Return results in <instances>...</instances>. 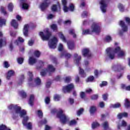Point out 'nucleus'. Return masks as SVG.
Instances as JSON below:
<instances>
[{
  "label": "nucleus",
  "instance_id": "15",
  "mask_svg": "<svg viewBox=\"0 0 130 130\" xmlns=\"http://www.w3.org/2000/svg\"><path fill=\"white\" fill-rule=\"evenodd\" d=\"M112 69L113 71H119L122 70V66L120 64H116L112 66Z\"/></svg>",
  "mask_w": 130,
  "mask_h": 130
},
{
  "label": "nucleus",
  "instance_id": "40",
  "mask_svg": "<svg viewBox=\"0 0 130 130\" xmlns=\"http://www.w3.org/2000/svg\"><path fill=\"white\" fill-rule=\"evenodd\" d=\"M121 106V105H120V103H116V104L111 105V107H112V108H119Z\"/></svg>",
  "mask_w": 130,
  "mask_h": 130
},
{
  "label": "nucleus",
  "instance_id": "53",
  "mask_svg": "<svg viewBox=\"0 0 130 130\" xmlns=\"http://www.w3.org/2000/svg\"><path fill=\"white\" fill-rule=\"evenodd\" d=\"M7 129H10V128L7 127L6 125H1L0 126V130H7Z\"/></svg>",
  "mask_w": 130,
  "mask_h": 130
},
{
  "label": "nucleus",
  "instance_id": "43",
  "mask_svg": "<svg viewBox=\"0 0 130 130\" xmlns=\"http://www.w3.org/2000/svg\"><path fill=\"white\" fill-rule=\"evenodd\" d=\"M17 61L19 64H22L24 62V58L23 57H18L17 59Z\"/></svg>",
  "mask_w": 130,
  "mask_h": 130
},
{
  "label": "nucleus",
  "instance_id": "64",
  "mask_svg": "<svg viewBox=\"0 0 130 130\" xmlns=\"http://www.w3.org/2000/svg\"><path fill=\"white\" fill-rule=\"evenodd\" d=\"M91 99L92 100H96V99H98V95H97V94L93 95L91 96Z\"/></svg>",
  "mask_w": 130,
  "mask_h": 130
},
{
  "label": "nucleus",
  "instance_id": "21",
  "mask_svg": "<svg viewBox=\"0 0 130 130\" xmlns=\"http://www.w3.org/2000/svg\"><path fill=\"white\" fill-rule=\"evenodd\" d=\"M89 111L91 115H93L95 113V112H96V111H97V107L94 106H92L89 108Z\"/></svg>",
  "mask_w": 130,
  "mask_h": 130
},
{
  "label": "nucleus",
  "instance_id": "45",
  "mask_svg": "<svg viewBox=\"0 0 130 130\" xmlns=\"http://www.w3.org/2000/svg\"><path fill=\"white\" fill-rule=\"evenodd\" d=\"M94 76H89L86 80V82L87 83L89 82H93L94 81Z\"/></svg>",
  "mask_w": 130,
  "mask_h": 130
},
{
  "label": "nucleus",
  "instance_id": "41",
  "mask_svg": "<svg viewBox=\"0 0 130 130\" xmlns=\"http://www.w3.org/2000/svg\"><path fill=\"white\" fill-rule=\"evenodd\" d=\"M50 28L54 32H56V31H57V25H56V24H52V25H50Z\"/></svg>",
  "mask_w": 130,
  "mask_h": 130
},
{
  "label": "nucleus",
  "instance_id": "57",
  "mask_svg": "<svg viewBox=\"0 0 130 130\" xmlns=\"http://www.w3.org/2000/svg\"><path fill=\"white\" fill-rule=\"evenodd\" d=\"M76 124H77V122L75 120H71L69 122V125H75Z\"/></svg>",
  "mask_w": 130,
  "mask_h": 130
},
{
  "label": "nucleus",
  "instance_id": "37",
  "mask_svg": "<svg viewBox=\"0 0 130 130\" xmlns=\"http://www.w3.org/2000/svg\"><path fill=\"white\" fill-rule=\"evenodd\" d=\"M118 8L119 9L120 12H122L124 11V7L121 4H119L118 5Z\"/></svg>",
  "mask_w": 130,
  "mask_h": 130
},
{
  "label": "nucleus",
  "instance_id": "42",
  "mask_svg": "<svg viewBox=\"0 0 130 130\" xmlns=\"http://www.w3.org/2000/svg\"><path fill=\"white\" fill-rule=\"evenodd\" d=\"M59 37L61 39L62 41L63 42H66L67 41L66 40V38L64 37V36L62 34L61 32L59 33Z\"/></svg>",
  "mask_w": 130,
  "mask_h": 130
},
{
  "label": "nucleus",
  "instance_id": "27",
  "mask_svg": "<svg viewBox=\"0 0 130 130\" xmlns=\"http://www.w3.org/2000/svg\"><path fill=\"white\" fill-rule=\"evenodd\" d=\"M79 75L82 78H85V77H86V73H85L84 70H83V69H81L80 67H79Z\"/></svg>",
  "mask_w": 130,
  "mask_h": 130
},
{
  "label": "nucleus",
  "instance_id": "29",
  "mask_svg": "<svg viewBox=\"0 0 130 130\" xmlns=\"http://www.w3.org/2000/svg\"><path fill=\"white\" fill-rule=\"evenodd\" d=\"M24 41V39H23L22 37H19L18 38L17 40L14 42V43L18 45L19 44V43H23Z\"/></svg>",
  "mask_w": 130,
  "mask_h": 130
},
{
  "label": "nucleus",
  "instance_id": "31",
  "mask_svg": "<svg viewBox=\"0 0 130 130\" xmlns=\"http://www.w3.org/2000/svg\"><path fill=\"white\" fill-rule=\"evenodd\" d=\"M99 126H100V124L97 122H93L91 125V127L93 129H95V128H97V127H99Z\"/></svg>",
  "mask_w": 130,
  "mask_h": 130
},
{
  "label": "nucleus",
  "instance_id": "5",
  "mask_svg": "<svg viewBox=\"0 0 130 130\" xmlns=\"http://www.w3.org/2000/svg\"><path fill=\"white\" fill-rule=\"evenodd\" d=\"M42 40H48L51 36V33L49 31V29L46 28L44 30V32L41 31L39 33Z\"/></svg>",
  "mask_w": 130,
  "mask_h": 130
},
{
  "label": "nucleus",
  "instance_id": "24",
  "mask_svg": "<svg viewBox=\"0 0 130 130\" xmlns=\"http://www.w3.org/2000/svg\"><path fill=\"white\" fill-rule=\"evenodd\" d=\"M11 25L12 26V27H14L15 29H17L18 28V26H19V24H18V22H17V20L15 19H12L11 22Z\"/></svg>",
  "mask_w": 130,
  "mask_h": 130
},
{
  "label": "nucleus",
  "instance_id": "19",
  "mask_svg": "<svg viewBox=\"0 0 130 130\" xmlns=\"http://www.w3.org/2000/svg\"><path fill=\"white\" fill-rule=\"evenodd\" d=\"M27 75L29 77V79H28V84L29 85H31V84H32V83H33V79L32 78L33 77V74H32V72L30 71H28L27 72Z\"/></svg>",
  "mask_w": 130,
  "mask_h": 130
},
{
  "label": "nucleus",
  "instance_id": "62",
  "mask_svg": "<svg viewBox=\"0 0 130 130\" xmlns=\"http://www.w3.org/2000/svg\"><path fill=\"white\" fill-rule=\"evenodd\" d=\"M50 101V98H49V97H47L45 99V102L46 104H48L49 103Z\"/></svg>",
  "mask_w": 130,
  "mask_h": 130
},
{
  "label": "nucleus",
  "instance_id": "23",
  "mask_svg": "<svg viewBox=\"0 0 130 130\" xmlns=\"http://www.w3.org/2000/svg\"><path fill=\"white\" fill-rule=\"evenodd\" d=\"M51 10L52 12H56L57 10L59 11V10H60V5H59V4L58 3L57 4V5H54L52 6L51 8Z\"/></svg>",
  "mask_w": 130,
  "mask_h": 130
},
{
  "label": "nucleus",
  "instance_id": "60",
  "mask_svg": "<svg viewBox=\"0 0 130 130\" xmlns=\"http://www.w3.org/2000/svg\"><path fill=\"white\" fill-rule=\"evenodd\" d=\"M107 85V82L106 81H103L101 84L100 85V87H104V86H106Z\"/></svg>",
  "mask_w": 130,
  "mask_h": 130
},
{
  "label": "nucleus",
  "instance_id": "36",
  "mask_svg": "<svg viewBox=\"0 0 130 130\" xmlns=\"http://www.w3.org/2000/svg\"><path fill=\"white\" fill-rule=\"evenodd\" d=\"M63 55L65 56L66 58H70V57L72 56V55H71V54L68 53L66 52H64L61 54V57H62Z\"/></svg>",
  "mask_w": 130,
  "mask_h": 130
},
{
  "label": "nucleus",
  "instance_id": "26",
  "mask_svg": "<svg viewBox=\"0 0 130 130\" xmlns=\"http://www.w3.org/2000/svg\"><path fill=\"white\" fill-rule=\"evenodd\" d=\"M7 44V40L6 39H0V48H2V47L4 46H6Z\"/></svg>",
  "mask_w": 130,
  "mask_h": 130
},
{
  "label": "nucleus",
  "instance_id": "46",
  "mask_svg": "<svg viewBox=\"0 0 130 130\" xmlns=\"http://www.w3.org/2000/svg\"><path fill=\"white\" fill-rule=\"evenodd\" d=\"M53 99L54 101H59V100H60V95L58 94H55Z\"/></svg>",
  "mask_w": 130,
  "mask_h": 130
},
{
  "label": "nucleus",
  "instance_id": "22",
  "mask_svg": "<svg viewBox=\"0 0 130 130\" xmlns=\"http://www.w3.org/2000/svg\"><path fill=\"white\" fill-rule=\"evenodd\" d=\"M37 60H36V58H34V57L31 56L30 57L28 60V63L30 66H33L34 63H36Z\"/></svg>",
  "mask_w": 130,
  "mask_h": 130
},
{
  "label": "nucleus",
  "instance_id": "50",
  "mask_svg": "<svg viewBox=\"0 0 130 130\" xmlns=\"http://www.w3.org/2000/svg\"><path fill=\"white\" fill-rule=\"evenodd\" d=\"M35 83L36 85H40L41 84V80L39 79V78H37L35 80Z\"/></svg>",
  "mask_w": 130,
  "mask_h": 130
},
{
  "label": "nucleus",
  "instance_id": "55",
  "mask_svg": "<svg viewBox=\"0 0 130 130\" xmlns=\"http://www.w3.org/2000/svg\"><path fill=\"white\" fill-rule=\"evenodd\" d=\"M35 56L37 57H39L40 56V52L39 51H35L34 52Z\"/></svg>",
  "mask_w": 130,
  "mask_h": 130
},
{
  "label": "nucleus",
  "instance_id": "32",
  "mask_svg": "<svg viewBox=\"0 0 130 130\" xmlns=\"http://www.w3.org/2000/svg\"><path fill=\"white\" fill-rule=\"evenodd\" d=\"M121 88L126 91H130V85L126 86L125 84H122L121 85Z\"/></svg>",
  "mask_w": 130,
  "mask_h": 130
},
{
  "label": "nucleus",
  "instance_id": "48",
  "mask_svg": "<svg viewBox=\"0 0 130 130\" xmlns=\"http://www.w3.org/2000/svg\"><path fill=\"white\" fill-rule=\"evenodd\" d=\"M103 126L105 130L108 129V122H105L103 124Z\"/></svg>",
  "mask_w": 130,
  "mask_h": 130
},
{
  "label": "nucleus",
  "instance_id": "61",
  "mask_svg": "<svg viewBox=\"0 0 130 130\" xmlns=\"http://www.w3.org/2000/svg\"><path fill=\"white\" fill-rule=\"evenodd\" d=\"M99 106L101 108H104V106H105V104L103 102H101L99 103Z\"/></svg>",
  "mask_w": 130,
  "mask_h": 130
},
{
  "label": "nucleus",
  "instance_id": "20",
  "mask_svg": "<svg viewBox=\"0 0 130 130\" xmlns=\"http://www.w3.org/2000/svg\"><path fill=\"white\" fill-rule=\"evenodd\" d=\"M89 61L85 60L83 62V67L85 69L86 72H89L90 71V68H88L89 67Z\"/></svg>",
  "mask_w": 130,
  "mask_h": 130
},
{
  "label": "nucleus",
  "instance_id": "25",
  "mask_svg": "<svg viewBox=\"0 0 130 130\" xmlns=\"http://www.w3.org/2000/svg\"><path fill=\"white\" fill-rule=\"evenodd\" d=\"M127 115L128 114L127 113H119V114H118L117 115V118H118L119 119H120L121 118H122V117H127Z\"/></svg>",
  "mask_w": 130,
  "mask_h": 130
},
{
  "label": "nucleus",
  "instance_id": "59",
  "mask_svg": "<svg viewBox=\"0 0 130 130\" xmlns=\"http://www.w3.org/2000/svg\"><path fill=\"white\" fill-rule=\"evenodd\" d=\"M71 81H72V77H71V76L66 77L65 79V82H66V83H69V82H71Z\"/></svg>",
  "mask_w": 130,
  "mask_h": 130
},
{
  "label": "nucleus",
  "instance_id": "63",
  "mask_svg": "<svg viewBox=\"0 0 130 130\" xmlns=\"http://www.w3.org/2000/svg\"><path fill=\"white\" fill-rule=\"evenodd\" d=\"M28 44L29 46H32V45L34 44V41L30 40L28 42Z\"/></svg>",
  "mask_w": 130,
  "mask_h": 130
},
{
  "label": "nucleus",
  "instance_id": "12",
  "mask_svg": "<svg viewBox=\"0 0 130 130\" xmlns=\"http://www.w3.org/2000/svg\"><path fill=\"white\" fill-rule=\"evenodd\" d=\"M75 88V85H74V84L71 83L70 84H69L67 86H64L63 87V92L64 93H67V92H70L71 90H73Z\"/></svg>",
  "mask_w": 130,
  "mask_h": 130
},
{
  "label": "nucleus",
  "instance_id": "2",
  "mask_svg": "<svg viewBox=\"0 0 130 130\" xmlns=\"http://www.w3.org/2000/svg\"><path fill=\"white\" fill-rule=\"evenodd\" d=\"M8 109L13 110V118H16L18 116H24L27 114V112L24 109H21V107L18 106L17 105L11 104L8 106Z\"/></svg>",
  "mask_w": 130,
  "mask_h": 130
},
{
  "label": "nucleus",
  "instance_id": "8",
  "mask_svg": "<svg viewBox=\"0 0 130 130\" xmlns=\"http://www.w3.org/2000/svg\"><path fill=\"white\" fill-rule=\"evenodd\" d=\"M61 2L63 6V10L64 13H67V12H69V10H70V11H71V12L74 11V10L75 9V6H74L73 4H71L69 9L67 7V0H61Z\"/></svg>",
  "mask_w": 130,
  "mask_h": 130
},
{
  "label": "nucleus",
  "instance_id": "58",
  "mask_svg": "<svg viewBox=\"0 0 130 130\" xmlns=\"http://www.w3.org/2000/svg\"><path fill=\"white\" fill-rule=\"evenodd\" d=\"M108 98V94L107 93H105L103 94V99L104 101H106L107 100V98Z\"/></svg>",
  "mask_w": 130,
  "mask_h": 130
},
{
  "label": "nucleus",
  "instance_id": "11",
  "mask_svg": "<svg viewBox=\"0 0 130 130\" xmlns=\"http://www.w3.org/2000/svg\"><path fill=\"white\" fill-rule=\"evenodd\" d=\"M45 1L40 5V8L42 11H44L46 9H47L50 5V2L49 0H44Z\"/></svg>",
  "mask_w": 130,
  "mask_h": 130
},
{
  "label": "nucleus",
  "instance_id": "16",
  "mask_svg": "<svg viewBox=\"0 0 130 130\" xmlns=\"http://www.w3.org/2000/svg\"><path fill=\"white\" fill-rule=\"evenodd\" d=\"M81 58V57L80 55L78 56V54H74V60L75 63L77 64V66H80V60Z\"/></svg>",
  "mask_w": 130,
  "mask_h": 130
},
{
  "label": "nucleus",
  "instance_id": "52",
  "mask_svg": "<svg viewBox=\"0 0 130 130\" xmlns=\"http://www.w3.org/2000/svg\"><path fill=\"white\" fill-rule=\"evenodd\" d=\"M1 12L4 14V15H7V11H6V9H5V7H1Z\"/></svg>",
  "mask_w": 130,
  "mask_h": 130
},
{
  "label": "nucleus",
  "instance_id": "47",
  "mask_svg": "<svg viewBox=\"0 0 130 130\" xmlns=\"http://www.w3.org/2000/svg\"><path fill=\"white\" fill-rule=\"evenodd\" d=\"M22 8L24 10H27L28 8H29V5L26 3H23L22 5Z\"/></svg>",
  "mask_w": 130,
  "mask_h": 130
},
{
  "label": "nucleus",
  "instance_id": "7",
  "mask_svg": "<svg viewBox=\"0 0 130 130\" xmlns=\"http://www.w3.org/2000/svg\"><path fill=\"white\" fill-rule=\"evenodd\" d=\"M20 117L23 118V121H22V123L23 125H25V126H26L27 129H31L32 123L27 122V121H28L29 119H30V118L28 116L26 115V114L23 116H20Z\"/></svg>",
  "mask_w": 130,
  "mask_h": 130
},
{
  "label": "nucleus",
  "instance_id": "3",
  "mask_svg": "<svg viewBox=\"0 0 130 130\" xmlns=\"http://www.w3.org/2000/svg\"><path fill=\"white\" fill-rule=\"evenodd\" d=\"M102 30L101 23L99 22H93L91 26V29H84L82 30L83 35H88V34H92V33H100Z\"/></svg>",
  "mask_w": 130,
  "mask_h": 130
},
{
  "label": "nucleus",
  "instance_id": "44",
  "mask_svg": "<svg viewBox=\"0 0 130 130\" xmlns=\"http://www.w3.org/2000/svg\"><path fill=\"white\" fill-rule=\"evenodd\" d=\"M6 25V19H3V18L0 17V27L2 26Z\"/></svg>",
  "mask_w": 130,
  "mask_h": 130
},
{
  "label": "nucleus",
  "instance_id": "39",
  "mask_svg": "<svg viewBox=\"0 0 130 130\" xmlns=\"http://www.w3.org/2000/svg\"><path fill=\"white\" fill-rule=\"evenodd\" d=\"M8 8L9 12H13V9H14L13 3H9L8 6Z\"/></svg>",
  "mask_w": 130,
  "mask_h": 130
},
{
  "label": "nucleus",
  "instance_id": "1",
  "mask_svg": "<svg viewBox=\"0 0 130 130\" xmlns=\"http://www.w3.org/2000/svg\"><path fill=\"white\" fill-rule=\"evenodd\" d=\"M107 55L110 59H113L117 53L118 58H122L125 56V51L117 46L114 50L112 48H108L106 50Z\"/></svg>",
  "mask_w": 130,
  "mask_h": 130
},
{
  "label": "nucleus",
  "instance_id": "13",
  "mask_svg": "<svg viewBox=\"0 0 130 130\" xmlns=\"http://www.w3.org/2000/svg\"><path fill=\"white\" fill-rule=\"evenodd\" d=\"M82 55L83 56H87L89 57V56H91V53L90 52V50L88 49H83L82 51Z\"/></svg>",
  "mask_w": 130,
  "mask_h": 130
},
{
  "label": "nucleus",
  "instance_id": "34",
  "mask_svg": "<svg viewBox=\"0 0 130 130\" xmlns=\"http://www.w3.org/2000/svg\"><path fill=\"white\" fill-rule=\"evenodd\" d=\"M105 41H106V42H110L112 41V38L109 35H107L105 37Z\"/></svg>",
  "mask_w": 130,
  "mask_h": 130
},
{
  "label": "nucleus",
  "instance_id": "56",
  "mask_svg": "<svg viewBox=\"0 0 130 130\" xmlns=\"http://www.w3.org/2000/svg\"><path fill=\"white\" fill-rule=\"evenodd\" d=\"M89 16V14H88V12L84 11L82 14V18H86V17Z\"/></svg>",
  "mask_w": 130,
  "mask_h": 130
},
{
  "label": "nucleus",
  "instance_id": "54",
  "mask_svg": "<svg viewBox=\"0 0 130 130\" xmlns=\"http://www.w3.org/2000/svg\"><path fill=\"white\" fill-rule=\"evenodd\" d=\"M58 49L59 51H61V50H63V45L62 44H59L58 47Z\"/></svg>",
  "mask_w": 130,
  "mask_h": 130
},
{
  "label": "nucleus",
  "instance_id": "28",
  "mask_svg": "<svg viewBox=\"0 0 130 130\" xmlns=\"http://www.w3.org/2000/svg\"><path fill=\"white\" fill-rule=\"evenodd\" d=\"M28 104L32 106L34 104V95L31 94L29 97Z\"/></svg>",
  "mask_w": 130,
  "mask_h": 130
},
{
  "label": "nucleus",
  "instance_id": "9",
  "mask_svg": "<svg viewBox=\"0 0 130 130\" xmlns=\"http://www.w3.org/2000/svg\"><path fill=\"white\" fill-rule=\"evenodd\" d=\"M57 42H58V40L57 38L55 37H53L49 41V47L50 48L54 49L56 48V45L57 44Z\"/></svg>",
  "mask_w": 130,
  "mask_h": 130
},
{
  "label": "nucleus",
  "instance_id": "35",
  "mask_svg": "<svg viewBox=\"0 0 130 130\" xmlns=\"http://www.w3.org/2000/svg\"><path fill=\"white\" fill-rule=\"evenodd\" d=\"M14 74H15V72L13 70H11L9 71L7 74V79H10V78H11L12 76H14Z\"/></svg>",
  "mask_w": 130,
  "mask_h": 130
},
{
  "label": "nucleus",
  "instance_id": "17",
  "mask_svg": "<svg viewBox=\"0 0 130 130\" xmlns=\"http://www.w3.org/2000/svg\"><path fill=\"white\" fill-rule=\"evenodd\" d=\"M29 26L28 25V24H25L24 26L23 33V35L25 37L28 36V31L29 30Z\"/></svg>",
  "mask_w": 130,
  "mask_h": 130
},
{
  "label": "nucleus",
  "instance_id": "30",
  "mask_svg": "<svg viewBox=\"0 0 130 130\" xmlns=\"http://www.w3.org/2000/svg\"><path fill=\"white\" fill-rule=\"evenodd\" d=\"M67 44L69 49H74V48H75V45L74 43L72 42H68Z\"/></svg>",
  "mask_w": 130,
  "mask_h": 130
},
{
  "label": "nucleus",
  "instance_id": "33",
  "mask_svg": "<svg viewBox=\"0 0 130 130\" xmlns=\"http://www.w3.org/2000/svg\"><path fill=\"white\" fill-rule=\"evenodd\" d=\"M125 103H124V106L126 107V108H130V102L128 99H125Z\"/></svg>",
  "mask_w": 130,
  "mask_h": 130
},
{
  "label": "nucleus",
  "instance_id": "18",
  "mask_svg": "<svg viewBox=\"0 0 130 130\" xmlns=\"http://www.w3.org/2000/svg\"><path fill=\"white\" fill-rule=\"evenodd\" d=\"M126 122L124 120L120 121L117 125V128L120 129L121 127H124L126 125Z\"/></svg>",
  "mask_w": 130,
  "mask_h": 130
},
{
  "label": "nucleus",
  "instance_id": "51",
  "mask_svg": "<svg viewBox=\"0 0 130 130\" xmlns=\"http://www.w3.org/2000/svg\"><path fill=\"white\" fill-rule=\"evenodd\" d=\"M69 34H71L75 38L76 37V34H75V30L71 29L69 30Z\"/></svg>",
  "mask_w": 130,
  "mask_h": 130
},
{
  "label": "nucleus",
  "instance_id": "49",
  "mask_svg": "<svg viewBox=\"0 0 130 130\" xmlns=\"http://www.w3.org/2000/svg\"><path fill=\"white\" fill-rule=\"evenodd\" d=\"M83 112H84V109L81 108L80 109H79L77 112L78 116H80L81 114H83Z\"/></svg>",
  "mask_w": 130,
  "mask_h": 130
},
{
  "label": "nucleus",
  "instance_id": "38",
  "mask_svg": "<svg viewBox=\"0 0 130 130\" xmlns=\"http://www.w3.org/2000/svg\"><path fill=\"white\" fill-rule=\"evenodd\" d=\"M19 94L22 98H26V96H27L26 92H25L24 90H21L19 91Z\"/></svg>",
  "mask_w": 130,
  "mask_h": 130
},
{
  "label": "nucleus",
  "instance_id": "6",
  "mask_svg": "<svg viewBox=\"0 0 130 130\" xmlns=\"http://www.w3.org/2000/svg\"><path fill=\"white\" fill-rule=\"evenodd\" d=\"M55 71V68L51 64L48 65L47 69H44L41 72V75L43 77L45 76L47 73H53Z\"/></svg>",
  "mask_w": 130,
  "mask_h": 130
},
{
  "label": "nucleus",
  "instance_id": "10",
  "mask_svg": "<svg viewBox=\"0 0 130 130\" xmlns=\"http://www.w3.org/2000/svg\"><path fill=\"white\" fill-rule=\"evenodd\" d=\"M100 9L102 13H106L108 1L106 0H102L100 2Z\"/></svg>",
  "mask_w": 130,
  "mask_h": 130
},
{
  "label": "nucleus",
  "instance_id": "4",
  "mask_svg": "<svg viewBox=\"0 0 130 130\" xmlns=\"http://www.w3.org/2000/svg\"><path fill=\"white\" fill-rule=\"evenodd\" d=\"M57 117L60 119L62 123H67L70 120V118L63 113V110L60 109L57 113Z\"/></svg>",
  "mask_w": 130,
  "mask_h": 130
},
{
  "label": "nucleus",
  "instance_id": "14",
  "mask_svg": "<svg viewBox=\"0 0 130 130\" xmlns=\"http://www.w3.org/2000/svg\"><path fill=\"white\" fill-rule=\"evenodd\" d=\"M120 26H121L123 32H127L128 30L127 26L125 25L123 21L121 20L120 21Z\"/></svg>",
  "mask_w": 130,
  "mask_h": 130
}]
</instances>
